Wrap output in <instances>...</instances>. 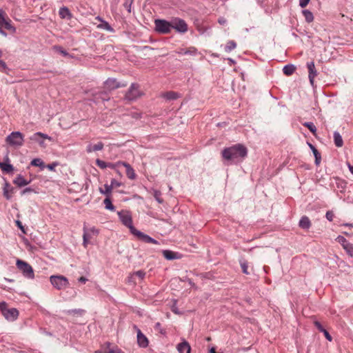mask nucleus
I'll use <instances>...</instances> for the list:
<instances>
[{"mask_svg":"<svg viewBox=\"0 0 353 353\" xmlns=\"http://www.w3.org/2000/svg\"><path fill=\"white\" fill-rule=\"evenodd\" d=\"M90 239L88 238V234H85V235H83V245L85 248H87Z\"/></svg>","mask_w":353,"mask_h":353,"instance_id":"de8ad7c7","label":"nucleus"},{"mask_svg":"<svg viewBox=\"0 0 353 353\" xmlns=\"http://www.w3.org/2000/svg\"><path fill=\"white\" fill-rule=\"evenodd\" d=\"M118 216L121 223L126 227H128L132 234H134L137 230L132 225V215L128 211H121L118 212Z\"/></svg>","mask_w":353,"mask_h":353,"instance_id":"423d86ee","label":"nucleus"},{"mask_svg":"<svg viewBox=\"0 0 353 353\" xmlns=\"http://www.w3.org/2000/svg\"><path fill=\"white\" fill-rule=\"evenodd\" d=\"M155 329H157V330H160V332H161V333H163V331H162V330H161V323H159V322H158V323H157L155 324Z\"/></svg>","mask_w":353,"mask_h":353,"instance_id":"0e129e2a","label":"nucleus"},{"mask_svg":"<svg viewBox=\"0 0 353 353\" xmlns=\"http://www.w3.org/2000/svg\"><path fill=\"white\" fill-rule=\"evenodd\" d=\"M51 284L57 290H61L69 285L68 279L62 275H52L50 277Z\"/></svg>","mask_w":353,"mask_h":353,"instance_id":"39448f33","label":"nucleus"},{"mask_svg":"<svg viewBox=\"0 0 353 353\" xmlns=\"http://www.w3.org/2000/svg\"><path fill=\"white\" fill-rule=\"evenodd\" d=\"M178 54L181 55H192L195 56L198 54L197 49L194 47H190L188 49H180L179 51H178Z\"/></svg>","mask_w":353,"mask_h":353,"instance_id":"b1692460","label":"nucleus"},{"mask_svg":"<svg viewBox=\"0 0 353 353\" xmlns=\"http://www.w3.org/2000/svg\"><path fill=\"white\" fill-rule=\"evenodd\" d=\"M334 216V215L332 211H327L325 214L326 219L330 221H332L333 220Z\"/></svg>","mask_w":353,"mask_h":353,"instance_id":"8fccbe9b","label":"nucleus"},{"mask_svg":"<svg viewBox=\"0 0 353 353\" xmlns=\"http://www.w3.org/2000/svg\"><path fill=\"white\" fill-rule=\"evenodd\" d=\"M296 70V68L292 64L286 65L283 68V73L287 75L290 76L292 75Z\"/></svg>","mask_w":353,"mask_h":353,"instance_id":"c756f323","label":"nucleus"},{"mask_svg":"<svg viewBox=\"0 0 353 353\" xmlns=\"http://www.w3.org/2000/svg\"><path fill=\"white\" fill-rule=\"evenodd\" d=\"M78 280L79 282L83 283L88 281V279L84 276H81Z\"/></svg>","mask_w":353,"mask_h":353,"instance_id":"69168bd1","label":"nucleus"},{"mask_svg":"<svg viewBox=\"0 0 353 353\" xmlns=\"http://www.w3.org/2000/svg\"><path fill=\"white\" fill-rule=\"evenodd\" d=\"M309 145H310V147L311 150H312L314 156H316V155H319L320 154L319 152V151L316 150V148L314 145H312V144H309Z\"/></svg>","mask_w":353,"mask_h":353,"instance_id":"6e6d98bb","label":"nucleus"},{"mask_svg":"<svg viewBox=\"0 0 353 353\" xmlns=\"http://www.w3.org/2000/svg\"><path fill=\"white\" fill-rule=\"evenodd\" d=\"M59 14L62 19H70L72 15L69 9L66 7H63L59 9Z\"/></svg>","mask_w":353,"mask_h":353,"instance_id":"bb28decb","label":"nucleus"},{"mask_svg":"<svg viewBox=\"0 0 353 353\" xmlns=\"http://www.w3.org/2000/svg\"><path fill=\"white\" fill-rule=\"evenodd\" d=\"M236 43L233 40H230V41H228L226 46L225 47V50L227 52H230L232 50L236 48Z\"/></svg>","mask_w":353,"mask_h":353,"instance_id":"c9c22d12","label":"nucleus"},{"mask_svg":"<svg viewBox=\"0 0 353 353\" xmlns=\"http://www.w3.org/2000/svg\"><path fill=\"white\" fill-rule=\"evenodd\" d=\"M54 49L59 53H60L63 57H69L70 54L68 52L64 50L61 46H54Z\"/></svg>","mask_w":353,"mask_h":353,"instance_id":"58836bf2","label":"nucleus"},{"mask_svg":"<svg viewBox=\"0 0 353 353\" xmlns=\"http://www.w3.org/2000/svg\"><path fill=\"white\" fill-rule=\"evenodd\" d=\"M314 323L319 332H322L323 331H324L325 329L323 328L320 322L315 321Z\"/></svg>","mask_w":353,"mask_h":353,"instance_id":"3c124183","label":"nucleus"},{"mask_svg":"<svg viewBox=\"0 0 353 353\" xmlns=\"http://www.w3.org/2000/svg\"><path fill=\"white\" fill-rule=\"evenodd\" d=\"M175 30L177 32L184 34L188 30L187 23L182 19L175 17L172 19V30Z\"/></svg>","mask_w":353,"mask_h":353,"instance_id":"6e6552de","label":"nucleus"},{"mask_svg":"<svg viewBox=\"0 0 353 353\" xmlns=\"http://www.w3.org/2000/svg\"><path fill=\"white\" fill-rule=\"evenodd\" d=\"M137 343L141 347H147L148 346V338L142 333L141 330H138V334L137 336Z\"/></svg>","mask_w":353,"mask_h":353,"instance_id":"2eb2a0df","label":"nucleus"},{"mask_svg":"<svg viewBox=\"0 0 353 353\" xmlns=\"http://www.w3.org/2000/svg\"><path fill=\"white\" fill-rule=\"evenodd\" d=\"M105 85L108 89L114 90L121 87H125L126 85V83H121L119 82H117L115 79L108 78L105 81Z\"/></svg>","mask_w":353,"mask_h":353,"instance_id":"ddd939ff","label":"nucleus"},{"mask_svg":"<svg viewBox=\"0 0 353 353\" xmlns=\"http://www.w3.org/2000/svg\"><path fill=\"white\" fill-rule=\"evenodd\" d=\"M17 225L22 230L23 232L25 233V231H24V228L23 226L22 225V223L21 221H17Z\"/></svg>","mask_w":353,"mask_h":353,"instance_id":"680f3d73","label":"nucleus"},{"mask_svg":"<svg viewBox=\"0 0 353 353\" xmlns=\"http://www.w3.org/2000/svg\"><path fill=\"white\" fill-rule=\"evenodd\" d=\"M161 97L166 100H175L179 97V94L173 91H169L161 93Z\"/></svg>","mask_w":353,"mask_h":353,"instance_id":"393cba45","label":"nucleus"},{"mask_svg":"<svg viewBox=\"0 0 353 353\" xmlns=\"http://www.w3.org/2000/svg\"><path fill=\"white\" fill-rule=\"evenodd\" d=\"M307 68L308 70V78L310 80V83L312 85H314V78L317 75V71L315 68L314 61H310L307 63Z\"/></svg>","mask_w":353,"mask_h":353,"instance_id":"9b49d317","label":"nucleus"},{"mask_svg":"<svg viewBox=\"0 0 353 353\" xmlns=\"http://www.w3.org/2000/svg\"><path fill=\"white\" fill-rule=\"evenodd\" d=\"M133 275L138 276L140 279H143L145 276V272L143 270H138L133 273Z\"/></svg>","mask_w":353,"mask_h":353,"instance_id":"a18cd8bd","label":"nucleus"},{"mask_svg":"<svg viewBox=\"0 0 353 353\" xmlns=\"http://www.w3.org/2000/svg\"><path fill=\"white\" fill-rule=\"evenodd\" d=\"M334 179L336 181V187L341 189V191L343 192L346 188L347 183L345 182V181L338 177H336Z\"/></svg>","mask_w":353,"mask_h":353,"instance_id":"473e14b6","label":"nucleus"},{"mask_svg":"<svg viewBox=\"0 0 353 353\" xmlns=\"http://www.w3.org/2000/svg\"><path fill=\"white\" fill-rule=\"evenodd\" d=\"M55 165V164H49L47 165V168L50 170H53Z\"/></svg>","mask_w":353,"mask_h":353,"instance_id":"338daca9","label":"nucleus"},{"mask_svg":"<svg viewBox=\"0 0 353 353\" xmlns=\"http://www.w3.org/2000/svg\"><path fill=\"white\" fill-rule=\"evenodd\" d=\"M322 332L324 334V336L327 340H328L329 341H332V338L331 335L329 334V332L325 329Z\"/></svg>","mask_w":353,"mask_h":353,"instance_id":"864d4df0","label":"nucleus"},{"mask_svg":"<svg viewBox=\"0 0 353 353\" xmlns=\"http://www.w3.org/2000/svg\"><path fill=\"white\" fill-rule=\"evenodd\" d=\"M118 164H121L126 169V175L130 179H134L137 177L134 170L128 163L124 161H118Z\"/></svg>","mask_w":353,"mask_h":353,"instance_id":"4468645a","label":"nucleus"},{"mask_svg":"<svg viewBox=\"0 0 353 353\" xmlns=\"http://www.w3.org/2000/svg\"><path fill=\"white\" fill-rule=\"evenodd\" d=\"M96 164L101 169L108 168V163L99 159L96 160Z\"/></svg>","mask_w":353,"mask_h":353,"instance_id":"37998d69","label":"nucleus"},{"mask_svg":"<svg viewBox=\"0 0 353 353\" xmlns=\"http://www.w3.org/2000/svg\"><path fill=\"white\" fill-rule=\"evenodd\" d=\"M0 67L2 68L3 70L7 69L6 63L0 59Z\"/></svg>","mask_w":353,"mask_h":353,"instance_id":"e2e57ef3","label":"nucleus"},{"mask_svg":"<svg viewBox=\"0 0 353 353\" xmlns=\"http://www.w3.org/2000/svg\"><path fill=\"white\" fill-rule=\"evenodd\" d=\"M0 310L3 316L8 321H13L19 316V311L16 308H8V305L4 301L0 303Z\"/></svg>","mask_w":353,"mask_h":353,"instance_id":"20e7f679","label":"nucleus"},{"mask_svg":"<svg viewBox=\"0 0 353 353\" xmlns=\"http://www.w3.org/2000/svg\"><path fill=\"white\" fill-rule=\"evenodd\" d=\"M155 31L159 34H166L172 31V20L168 21L165 19H155Z\"/></svg>","mask_w":353,"mask_h":353,"instance_id":"7ed1b4c3","label":"nucleus"},{"mask_svg":"<svg viewBox=\"0 0 353 353\" xmlns=\"http://www.w3.org/2000/svg\"><path fill=\"white\" fill-rule=\"evenodd\" d=\"M81 312H82L81 310H68L67 312V313L68 314H72V313L79 314V313H80Z\"/></svg>","mask_w":353,"mask_h":353,"instance_id":"052dcab7","label":"nucleus"},{"mask_svg":"<svg viewBox=\"0 0 353 353\" xmlns=\"http://www.w3.org/2000/svg\"><path fill=\"white\" fill-rule=\"evenodd\" d=\"M302 14L304 16L306 22L311 23L314 21V15L309 10H303Z\"/></svg>","mask_w":353,"mask_h":353,"instance_id":"7c9ffc66","label":"nucleus"},{"mask_svg":"<svg viewBox=\"0 0 353 353\" xmlns=\"http://www.w3.org/2000/svg\"><path fill=\"white\" fill-rule=\"evenodd\" d=\"M112 191V189L110 187V185L108 184L104 185V189L102 188H99L100 193L105 195L106 198H110Z\"/></svg>","mask_w":353,"mask_h":353,"instance_id":"c85d7f7f","label":"nucleus"},{"mask_svg":"<svg viewBox=\"0 0 353 353\" xmlns=\"http://www.w3.org/2000/svg\"><path fill=\"white\" fill-rule=\"evenodd\" d=\"M142 93L139 90V86L137 83H132L130 88L125 95V99L128 101H134L141 97Z\"/></svg>","mask_w":353,"mask_h":353,"instance_id":"1a4fd4ad","label":"nucleus"},{"mask_svg":"<svg viewBox=\"0 0 353 353\" xmlns=\"http://www.w3.org/2000/svg\"><path fill=\"white\" fill-rule=\"evenodd\" d=\"M108 353H124L121 349L118 347H115L114 349L110 350Z\"/></svg>","mask_w":353,"mask_h":353,"instance_id":"5fc2aeb1","label":"nucleus"},{"mask_svg":"<svg viewBox=\"0 0 353 353\" xmlns=\"http://www.w3.org/2000/svg\"><path fill=\"white\" fill-rule=\"evenodd\" d=\"M333 137L335 145L338 148L342 147L343 145V141L340 133L337 131H335L334 132Z\"/></svg>","mask_w":353,"mask_h":353,"instance_id":"a878e982","label":"nucleus"},{"mask_svg":"<svg viewBox=\"0 0 353 353\" xmlns=\"http://www.w3.org/2000/svg\"><path fill=\"white\" fill-rule=\"evenodd\" d=\"M134 234L145 243L159 244L157 240L141 231L137 230Z\"/></svg>","mask_w":353,"mask_h":353,"instance_id":"f8f14e48","label":"nucleus"},{"mask_svg":"<svg viewBox=\"0 0 353 353\" xmlns=\"http://www.w3.org/2000/svg\"><path fill=\"white\" fill-rule=\"evenodd\" d=\"M221 155L223 159L230 164H237L243 161L248 155L247 148L241 144L237 143L230 147L225 148Z\"/></svg>","mask_w":353,"mask_h":353,"instance_id":"f257e3e1","label":"nucleus"},{"mask_svg":"<svg viewBox=\"0 0 353 353\" xmlns=\"http://www.w3.org/2000/svg\"><path fill=\"white\" fill-rule=\"evenodd\" d=\"M30 164L35 167H39L41 169H43L45 168L43 161L41 159H39V158L34 159L31 161Z\"/></svg>","mask_w":353,"mask_h":353,"instance_id":"e433bc0d","label":"nucleus"},{"mask_svg":"<svg viewBox=\"0 0 353 353\" xmlns=\"http://www.w3.org/2000/svg\"><path fill=\"white\" fill-rule=\"evenodd\" d=\"M314 157H315V163L316 165H319L320 163L321 159V154H319V155L314 156Z\"/></svg>","mask_w":353,"mask_h":353,"instance_id":"bf43d9fd","label":"nucleus"},{"mask_svg":"<svg viewBox=\"0 0 353 353\" xmlns=\"http://www.w3.org/2000/svg\"><path fill=\"white\" fill-rule=\"evenodd\" d=\"M3 196L7 200H10L12 198V194L14 191V188L10 185L8 182H6L3 188Z\"/></svg>","mask_w":353,"mask_h":353,"instance_id":"f3484780","label":"nucleus"},{"mask_svg":"<svg viewBox=\"0 0 353 353\" xmlns=\"http://www.w3.org/2000/svg\"><path fill=\"white\" fill-rule=\"evenodd\" d=\"M122 185V183L118 181H117L116 179H112L110 181V187L112 188V189L113 188H118V187H120L121 185Z\"/></svg>","mask_w":353,"mask_h":353,"instance_id":"c03bdc74","label":"nucleus"},{"mask_svg":"<svg viewBox=\"0 0 353 353\" xmlns=\"http://www.w3.org/2000/svg\"><path fill=\"white\" fill-rule=\"evenodd\" d=\"M11 21L10 19H5L4 21H1L0 23V26H1V25H4V27L6 29L12 32H15L16 31V28L11 24Z\"/></svg>","mask_w":353,"mask_h":353,"instance_id":"2f4dec72","label":"nucleus"},{"mask_svg":"<svg viewBox=\"0 0 353 353\" xmlns=\"http://www.w3.org/2000/svg\"><path fill=\"white\" fill-rule=\"evenodd\" d=\"M30 140L37 142L41 146L43 147L45 145L43 139H48L50 141L52 140V137L48 136L46 134H43L42 132H38L33 134L30 137Z\"/></svg>","mask_w":353,"mask_h":353,"instance_id":"9d476101","label":"nucleus"},{"mask_svg":"<svg viewBox=\"0 0 353 353\" xmlns=\"http://www.w3.org/2000/svg\"><path fill=\"white\" fill-rule=\"evenodd\" d=\"M311 225V221L307 216H303L299 222V226L303 230H309Z\"/></svg>","mask_w":353,"mask_h":353,"instance_id":"a211bd4d","label":"nucleus"},{"mask_svg":"<svg viewBox=\"0 0 353 353\" xmlns=\"http://www.w3.org/2000/svg\"><path fill=\"white\" fill-rule=\"evenodd\" d=\"M218 22L221 24V25H225L227 23V20L224 18V17H220L219 19H218Z\"/></svg>","mask_w":353,"mask_h":353,"instance_id":"13d9d810","label":"nucleus"},{"mask_svg":"<svg viewBox=\"0 0 353 353\" xmlns=\"http://www.w3.org/2000/svg\"><path fill=\"white\" fill-rule=\"evenodd\" d=\"M163 255L167 260H174L180 257L179 253L168 250H163Z\"/></svg>","mask_w":353,"mask_h":353,"instance_id":"4be33fe9","label":"nucleus"},{"mask_svg":"<svg viewBox=\"0 0 353 353\" xmlns=\"http://www.w3.org/2000/svg\"><path fill=\"white\" fill-rule=\"evenodd\" d=\"M241 268L242 269V272L244 274H249V272L248 271V266L247 262H245V261L241 262Z\"/></svg>","mask_w":353,"mask_h":353,"instance_id":"49530a36","label":"nucleus"},{"mask_svg":"<svg viewBox=\"0 0 353 353\" xmlns=\"http://www.w3.org/2000/svg\"><path fill=\"white\" fill-rule=\"evenodd\" d=\"M347 254L353 257V244L351 243H349L344 248H343Z\"/></svg>","mask_w":353,"mask_h":353,"instance_id":"79ce46f5","label":"nucleus"},{"mask_svg":"<svg viewBox=\"0 0 353 353\" xmlns=\"http://www.w3.org/2000/svg\"><path fill=\"white\" fill-rule=\"evenodd\" d=\"M120 165L121 164H118V162H117L116 163H108V168H110L111 169H115L117 166Z\"/></svg>","mask_w":353,"mask_h":353,"instance_id":"4d7b16f0","label":"nucleus"},{"mask_svg":"<svg viewBox=\"0 0 353 353\" xmlns=\"http://www.w3.org/2000/svg\"><path fill=\"white\" fill-rule=\"evenodd\" d=\"M5 17H6V12L3 10H0V23L6 19ZM0 34L5 37L7 36V33L2 30L1 26H0Z\"/></svg>","mask_w":353,"mask_h":353,"instance_id":"ea45409f","label":"nucleus"},{"mask_svg":"<svg viewBox=\"0 0 353 353\" xmlns=\"http://www.w3.org/2000/svg\"><path fill=\"white\" fill-rule=\"evenodd\" d=\"M103 203L105 205V208L107 209V210H109L110 211H114L115 210V207L114 206V205L112 204V201H111V199L110 198H105L104 200H103Z\"/></svg>","mask_w":353,"mask_h":353,"instance_id":"72a5a7b5","label":"nucleus"},{"mask_svg":"<svg viewBox=\"0 0 353 353\" xmlns=\"http://www.w3.org/2000/svg\"><path fill=\"white\" fill-rule=\"evenodd\" d=\"M103 146H104V144L102 142H99L94 145L89 144L87 146L86 151L88 153H90L92 152H96V151H99V150H103Z\"/></svg>","mask_w":353,"mask_h":353,"instance_id":"5701e85b","label":"nucleus"},{"mask_svg":"<svg viewBox=\"0 0 353 353\" xmlns=\"http://www.w3.org/2000/svg\"><path fill=\"white\" fill-rule=\"evenodd\" d=\"M34 192V189H32V188H26L25 189H23L21 192V195H24V194H29V193H32Z\"/></svg>","mask_w":353,"mask_h":353,"instance_id":"09e8293b","label":"nucleus"},{"mask_svg":"<svg viewBox=\"0 0 353 353\" xmlns=\"http://www.w3.org/2000/svg\"><path fill=\"white\" fill-rule=\"evenodd\" d=\"M83 235H85V234H88L89 239H92L93 236H97L99 234V230L94 227L88 228L85 224L83 225Z\"/></svg>","mask_w":353,"mask_h":353,"instance_id":"412c9836","label":"nucleus"},{"mask_svg":"<svg viewBox=\"0 0 353 353\" xmlns=\"http://www.w3.org/2000/svg\"><path fill=\"white\" fill-rule=\"evenodd\" d=\"M303 125L307 128L314 135L316 134V128L312 122H305L303 123Z\"/></svg>","mask_w":353,"mask_h":353,"instance_id":"4c0bfd02","label":"nucleus"},{"mask_svg":"<svg viewBox=\"0 0 353 353\" xmlns=\"http://www.w3.org/2000/svg\"><path fill=\"white\" fill-rule=\"evenodd\" d=\"M344 248L350 242L343 236H338L336 239Z\"/></svg>","mask_w":353,"mask_h":353,"instance_id":"a19ab883","label":"nucleus"},{"mask_svg":"<svg viewBox=\"0 0 353 353\" xmlns=\"http://www.w3.org/2000/svg\"><path fill=\"white\" fill-rule=\"evenodd\" d=\"M96 19L101 21V23L97 26L99 28L107 30L110 32H114L113 28H112V26L107 21L103 20L100 17H96Z\"/></svg>","mask_w":353,"mask_h":353,"instance_id":"aec40b11","label":"nucleus"},{"mask_svg":"<svg viewBox=\"0 0 353 353\" xmlns=\"http://www.w3.org/2000/svg\"><path fill=\"white\" fill-rule=\"evenodd\" d=\"M0 168L3 172L6 173L12 172L14 170L13 165L9 163L8 162L0 161Z\"/></svg>","mask_w":353,"mask_h":353,"instance_id":"cd10ccee","label":"nucleus"},{"mask_svg":"<svg viewBox=\"0 0 353 353\" xmlns=\"http://www.w3.org/2000/svg\"><path fill=\"white\" fill-rule=\"evenodd\" d=\"M310 0H299V6L302 8L306 7Z\"/></svg>","mask_w":353,"mask_h":353,"instance_id":"603ef678","label":"nucleus"},{"mask_svg":"<svg viewBox=\"0 0 353 353\" xmlns=\"http://www.w3.org/2000/svg\"><path fill=\"white\" fill-rule=\"evenodd\" d=\"M16 265L25 278L28 279H34V270L28 263L21 259H17Z\"/></svg>","mask_w":353,"mask_h":353,"instance_id":"f03ea898","label":"nucleus"},{"mask_svg":"<svg viewBox=\"0 0 353 353\" xmlns=\"http://www.w3.org/2000/svg\"><path fill=\"white\" fill-rule=\"evenodd\" d=\"M152 191L153 196L154 197L155 200L159 203H163V199L161 198V192L159 190H155V189H152Z\"/></svg>","mask_w":353,"mask_h":353,"instance_id":"f704fd0d","label":"nucleus"},{"mask_svg":"<svg viewBox=\"0 0 353 353\" xmlns=\"http://www.w3.org/2000/svg\"><path fill=\"white\" fill-rule=\"evenodd\" d=\"M6 141L12 146L19 147L23 144V135L20 132H12L6 137Z\"/></svg>","mask_w":353,"mask_h":353,"instance_id":"0eeeda50","label":"nucleus"},{"mask_svg":"<svg viewBox=\"0 0 353 353\" xmlns=\"http://www.w3.org/2000/svg\"><path fill=\"white\" fill-rule=\"evenodd\" d=\"M188 282L189 283V285L192 287V288H194L195 287V284L192 282V281L190 279H188Z\"/></svg>","mask_w":353,"mask_h":353,"instance_id":"774afa93","label":"nucleus"},{"mask_svg":"<svg viewBox=\"0 0 353 353\" xmlns=\"http://www.w3.org/2000/svg\"><path fill=\"white\" fill-rule=\"evenodd\" d=\"M176 349L179 353H190L191 351L190 345L186 341L179 343Z\"/></svg>","mask_w":353,"mask_h":353,"instance_id":"dca6fc26","label":"nucleus"},{"mask_svg":"<svg viewBox=\"0 0 353 353\" xmlns=\"http://www.w3.org/2000/svg\"><path fill=\"white\" fill-rule=\"evenodd\" d=\"M13 183L18 187L21 188L28 185L30 183V181L26 180L22 175L19 174L14 179Z\"/></svg>","mask_w":353,"mask_h":353,"instance_id":"6ab92c4d","label":"nucleus"}]
</instances>
